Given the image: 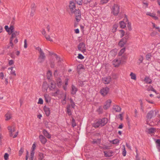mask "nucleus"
<instances>
[{"label": "nucleus", "mask_w": 160, "mask_h": 160, "mask_svg": "<svg viewBox=\"0 0 160 160\" xmlns=\"http://www.w3.org/2000/svg\"><path fill=\"white\" fill-rule=\"evenodd\" d=\"M143 59V57L142 56H140L139 57V60H138L139 61V62L140 63H142V62Z\"/></svg>", "instance_id": "680f3d73"}, {"label": "nucleus", "mask_w": 160, "mask_h": 160, "mask_svg": "<svg viewBox=\"0 0 160 160\" xmlns=\"http://www.w3.org/2000/svg\"><path fill=\"white\" fill-rule=\"evenodd\" d=\"M69 108H70V106H69L67 108V113H68V115H69L70 116L72 115V112H71V111L70 110Z\"/></svg>", "instance_id": "de8ad7c7"}, {"label": "nucleus", "mask_w": 160, "mask_h": 160, "mask_svg": "<svg viewBox=\"0 0 160 160\" xmlns=\"http://www.w3.org/2000/svg\"><path fill=\"white\" fill-rule=\"evenodd\" d=\"M8 129L9 131V135L10 137L13 138H16L18 136L19 132H16L15 127L14 125H11L8 126Z\"/></svg>", "instance_id": "f257e3e1"}, {"label": "nucleus", "mask_w": 160, "mask_h": 160, "mask_svg": "<svg viewBox=\"0 0 160 160\" xmlns=\"http://www.w3.org/2000/svg\"><path fill=\"white\" fill-rule=\"evenodd\" d=\"M118 27V25L117 24H114L113 25L112 28V31L113 32H116Z\"/></svg>", "instance_id": "a19ab883"}, {"label": "nucleus", "mask_w": 160, "mask_h": 160, "mask_svg": "<svg viewBox=\"0 0 160 160\" xmlns=\"http://www.w3.org/2000/svg\"><path fill=\"white\" fill-rule=\"evenodd\" d=\"M105 156L106 157H111L113 155V152L112 151H104Z\"/></svg>", "instance_id": "4468645a"}, {"label": "nucleus", "mask_w": 160, "mask_h": 160, "mask_svg": "<svg viewBox=\"0 0 160 160\" xmlns=\"http://www.w3.org/2000/svg\"><path fill=\"white\" fill-rule=\"evenodd\" d=\"M77 3L79 5H81L82 3V0H75Z\"/></svg>", "instance_id": "5fc2aeb1"}, {"label": "nucleus", "mask_w": 160, "mask_h": 160, "mask_svg": "<svg viewBox=\"0 0 160 160\" xmlns=\"http://www.w3.org/2000/svg\"><path fill=\"white\" fill-rule=\"evenodd\" d=\"M109 91V88L106 87L101 89L100 91V93L102 96L105 97L108 94Z\"/></svg>", "instance_id": "423d86ee"}, {"label": "nucleus", "mask_w": 160, "mask_h": 160, "mask_svg": "<svg viewBox=\"0 0 160 160\" xmlns=\"http://www.w3.org/2000/svg\"><path fill=\"white\" fill-rule=\"evenodd\" d=\"M109 0H101L100 1V3L103 4L105 3H107Z\"/></svg>", "instance_id": "3c124183"}, {"label": "nucleus", "mask_w": 160, "mask_h": 160, "mask_svg": "<svg viewBox=\"0 0 160 160\" xmlns=\"http://www.w3.org/2000/svg\"><path fill=\"white\" fill-rule=\"evenodd\" d=\"M125 21H122L119 22L120 27L122 28H124L126 27V24L125 22Z\"/></svg>", "instance_id": "a878e982"}, {"label": "nucleus", "mask_w": 160, "mask_h": 160, "mask_svg": "<svg viewBox=\"0 0 160 160\" xmlns=\"http://www.w3.org/2000/svg\"><path fill=\"white\" fill-rule=\"evenodd\" d=\"M154 111H150L147 114V118L149 119H151L153 116Z\"/></svg>", "instance_id": "393cba45"}, {"label": "nucleus", "mask_w": 160, "mask_h": 160, "mask_svg": "<svg viewBox=\"0 0 160 160\" xmlns=\"http://www.w3.org/2000/svg\"><path fill=\"white\" fill-rule=\"evenodd\" d=\"M130 76L131 77V78L132 79H133L134 80H136V76L135 73L132 72H131L130 74Z\"/></svg>", "instance_id": "bb28decb"}, {"label": "nucleus", "mask_w": 160, "mask_h": 160, "mask_svg": "<svg viewBox=\"0 0 160 160\" xmlns=\"http://www.w3.org/2000/svg\"><path fill=\"white\" fill-rule=\"evenodd\" d=\"M45 100L46 102H48L50 101V98L49 95L47 94H45L44 95Z\"/></svg>", "instance_id": "cd10ccee"}, {"label": "nucleus", "mask_w": 160, "mask_h": 160, "mask_svg": "<svg viewBox=\"0 0 160 160\" xmlns=\"http://www.w3.org/2000/svg\"><path fill=\"white\" fill-rule=\"evenodd\" d=\"M156 131V129L155 128H152L148 129V133L149 134L152 135Z\"/></svg>", "instance_id": "b1692460"}, {"label": "nucleus", "mask_w": 160, "mask_h": 160, "mask_svg": "<svg viewBox=\"0 0 160 160\" xmlns=\"http://www.w3.org/2000/svg\"><path fill=\"white\" fill-rule=\"evenodd\" d=\"M119 32L120 33V37L122 38L125 35V32L123 30H119Z\"/></svg>", "instance_id": "79ce46f5"}, {"label": "nucleus", "mask_w": 160, "mask_h": 160, "mask_svg": "<svg viewBox=\"0 0 160 160\" xmlns=\"http://www.w3.org/2000/svg\"><path fill=\"white\" fill-rule=\"evenodd\" d=\"M110 142L113 144H115L118 143L119 142V140L118 139H116L110 141Z\"/></svg>", "instance_id": "72a5a7b5"}, {"label": "nucleus", "mask_w": 160, "mask_h": 160, "mask_svg": "<svg viewBox=\"0 0 160 160\" xmlns=\"http://www.w3.org/2000/svg\"><path fill=\"white\" fill-rule=\"evenodd\" d=\"M122 154L123 156L125 157L126 156L127 152L125 149V147L124 145H123L122 146Z\"/></svg>", "instance_id": "4c0bfd02"}, {"label": "nucleus", "mask_w": 160, "mask_h": 160, "mask_svg": "<svg viewBox=\"0 0 160 160\" xmlns=\"http://www.w3.org/2000/svg\"><path fill=\"white\" fill-rule=\"evenodd\" d=\"M4 75L3 72H1L0 73V78L3 79L4 78Z\"/></svg>", "instance_id": "0e129e2a"}, {"label": "nucleus", "mask_w": 160, "mask_h": 160, "mask_svg": "<svg viewBox=\"0 0 160 160\" xmlns=\"http://www.w3.org/2000/svg\"><path fill=\"white\" fill-rule=\"evenodd\" d=\"M78 49L82 52L84 53L86 52V48L85 44L83 42L79 43L78 46Z\"/></svg>", "instance_id": "9b49d317"}, {"label": "nucleus", "mask_w": 160, "mask_h": 160, "mask_svg": "<svg viewBox=\"0 0 160 160\" xmlns=\"http://www.w3.org/2000/svg\"><path fill=\"white\" fill-rule=\"evenodd\" d=\"M14 27L12 26H11L9 28V30L8 33L10 34H11L12 32H14Z\"/></svg>", "instance_id": "e433bc0d"}, {"label": "nucleus", "mask_w": 160, "mask_h": 160, "mask_svg": "<svg viewBox=\"0 0 160 160\" xmlns=\"http://www.w3.org/2000/svg\"><path fill=\"white\" fill-rule=\"evenodd\" d=\"M12 37L10 38V45L11 46L13 47V44L12 43V41L13 38H16V36L19 35V32L17 31H15L12 32Z\"/></svg>", "instance_id": "39448f33"}, {"label": "nucleus", "mask_w": 160, "mask_h": 160, "mask_svg": "<svg viewBox=\"0 0 160 160\" xmlns=\"http://www.w3.org/2000/svg\"><path fill=\"white\" fill-rule=\"evenodd\" d=\"M5 120L8 121L11 118L12 114L11 113L8 112L5 114Z\"/></svg>", "instance_id": "aec40b11"}, {"label": "nucleus", "mask_w": 160, "mask_h": 160, "mask_svg": "<svg viewBox=\"0 0 160 160\" xmlns=\"http://www.w3.org/2000/svg\"><path fill=\"white\" fill-rule=\"evenodd\" d=\"M43 109L46 115L47 116H48L50 113V109L45 106L44 107Z\"/></svg>", "instance_id": "a211bd4d"}, {"label": "nucleus", "mask_w": 160, "mask_h": 160, "mask_svg": "<svg viewBox=\"0 0 160 160\" xmlns=\"http://www.w3.org/2000/svg\"><path fill=\"white\" fill-rule=\"evenodd\" d=\"M102 80L105 84H108L111 81V78L110 76L102 78Z\"/></svg>", "instance_id": "f8f14e48"}, {"label": "nucleus", "mask_w": 160, "mask_h": 160, "mask_svg": "<svg viewBox=\"0 0 160 160\" xmlns=\"http://www.w3.org/2000/svg\"><path fill=\"white\" fill-rule=\"evenodd\" d=\"M56 82L57 86L59 87H61L62 85V81L61 79L60 78H58Z\"/></svg>", "instance_id": "7c9ffc66"}, {"label": "nucleus", "mask_w": 160, "mask_h": 160, "mask_svg": "<svg viewBox=\"0 0 160 160\" xmlns=\"http://www.w3.org/2000/svg\"><path fill=\"white\" fill-rule=\"evenodd\" d=\"M9 155L7 153H5L4 155V158L5 160H8V159Z\"/></svg>", "instance_id": "09e8293b"}, {"label": "nucleus", "mask_w": 160, "mask_h": 160, "mask_svg": "<svg viewBox=\"0 0 160 160\" xmlns=\"http://www.w3.org/2000/svg\"><path fill=\"white\" fill-rule=\"evenodd\" d=\"M157 145H160V139H157L156 141Z\"/></svg>", "instance_id": "774afa93"}, {"label": "nucleus", "mask_w": 160, "mask_h": 160, "mask_svg": "<svg viewBox=\"0 0 160 160\" xmlns=\"http://www.w3.org/2000/svg\"><path fill=\"white\" fill-rule=\"evenodd\" d=\"M56 87L55 84L53 82H52L49 87V89L50 90L56 91L52 93V95L53 96H56L59 92V90L58 89H56Z\"/></svg>", "instance_id": "20e7f679"}, {"label": "nucleus", "mask_w": 160, "mask_h": 160, "mask_svg": "<svg viewBox=\"0 0 160 160\" xmlns=\"http://www.w3.org/2000/svg\"><path fill=\"white\" fill-rule=\"evenodd\" d=\"M75 15L76 19L78 22L81 19V13L79 11H77L75 12Z\"/></svg>", "instance_id": "2eb2a0df"}, {"label": "nucleus", "mask_w": 160, "mask_h": 160, "mask_svg": "<svg viewBox=\"0 0 160 160\" xmlns=\"http://www.w3.org/2000/svg\"><path fill=\"white\" fill-rule=\"evenodd\" d=\"M36 145H35V143H33V144L32 145V151H34L35 149V148H36Z\"/></svg>", "instance_id": "69168bd1"}, {"label": "nucleus", "mask_w": 160, "mask_h": 160, "mask_svg": "<svg viewBox=\"0 0 160 160\" xmlns=\"http://www.w3.org/2000/svg\"><path fill=\"white\" fill-rule=\"evenodd\" d=\"M94 12V14L95 15V16H99L101 14V10L100 9H97Z\"/></svg>", "instance_id": "2f4dec72"}, {"label": "nucleus", "mask_w": 160, "mask_h": 160, "mask_svg": "<svg viewBox=\"0 0 160 160\" xmlns=\"http://www.w3.org/2000/svg\"><path fill=\"white\" fill-rule=\"evenodd\" d=\"M78 91L77 88L73 85L72 86L71 93L72 94H75Z\"/></svg>", "instance_id": "412c9836"}, {"label": "nucleus", "mask_w": 160, "mask_h": 160, "mask_svg": "<svg viewBox=\"0 0 160 160\" xmlns=\"http://www.w3.org/2000/svg\"><path fill=\"white\" fill-rule=\"evenodd\" d=\"M147 15H149L152 17L154 19L156 20L158 19V17L156 16L155 14L153 13H148Z\"/></svg>", "instance_id": "c85d7f7f"}, {"label": "nucleus", "mask_w": 160, "mask_h": 160, "mask_svg": "<svg viewBox=\"0 0 160 160\" xmlns=\"http://www.w3.org/2000/svg\"><path fill=\"white\" fill-rule=\"evenodd\" d=\"M120 8L117 4H114L111 9V13L115 16H117L119 12Z\"/></svg>", "instance_id": "7ed1b4c3"}, {"label": "nucleus", "mask_w": 160, "mask_h": 160, "mask_svg": "<svg viewBox=\"0 0 160 160\" xmlns=\"http://www.w3.org/2000/svg\"><path fill=\"white\" fill-rule=\"evenodd\" d=\"M24 47L25 48H27V44L26 39H25L24 40Z\"/></svg>", "instance_id": "338daca9"}, {"label": "nucleus", "mask_w": 160, "mask_h": 160, "mask_svg": "<svg viewBox=\"0 0 160 160\" xmlns=\"http://www.w3.org/2000/svg\"><path fill=\"white\" fill-rule=\"evenodd\" d=\"M52 76V72L50 71H48L47 73V78L50 79Z\"/></svg>", "instance_id": "58836bf2"}, {"label": "nucleus", "mask_w": 160, "mask_h": 160, "mask_svg": "<svg viewBox=\"0 0 160 160\" xmlns=\"http://www.w3.org/2000/svg\"><path fill=\"white\" fill-rule=\"evenodd\" d=\"M39 55L38 58V61L39 63H42L44 60L45 56L43 52L39 53Z\"/></svg>", "instance_id": "6e6552de"}, {"label": "nucleus", "mask_w": 160, "mask_h": 160, "mask_svg": "<svg viewBox=\"0 0 160 160\" xmlns=\"http://www.w3.org/2000/svg\"><path fill=\"white\" fill-rule=\"evenodd\" d=\"M100 148L101 149L104 150L108 149H109L108 146L105 145H103L102 147H100Z\"/></svg>", "instance_id": "8fccbe9b"}, {"label": "nucleus", "mask_w": 160, "mask_h": 160, "mask_svg": "<svg viewBox=\"0 0 160 160\" xmlns=\"http://www.w3.org/2000/svg\"><path fill=\"white\" fill-rule=\"evenodd\" d=\"M71 106L72 108H74L75 106V104L74 102L72 101V99H71Z\"/></svg>", "instance_id": "4d7b16f0"}, {"label": "nucleus", "mask_w": 160, "mask_h": 160, "mask_svg": "<svg viewBox=\"0 0 160 160\" xmlns=\"http://www.w3.org/2000/svg\"><path fill=\"white\" fill-rule=\"evenodd\" d=\"M69 6L71 12L72 13L74 12L76 10L75 4L74 2L72 1H70Z\"/></svg>", "instance_id": "0eeeda50"}, {"label": "nucleus", "mask_w": 160, "mask_h": 160, "mask_svg": "<svg viewBox=\"0 0 160 160\" xmlns=\"http://www.w3.org/2000/svg\"><path fill=\"white\" fill-rule=\"evenodd\" d=\"M125 22H127V27H128V29L129 30H132L131 24L130 22H128V18L127 16L125 15V18L123 19Z\"/></svg>", "instance_id": "dca6fc26"}, {"label": "nucleus", "mask_w": 160, "mask_h": 160, "mask_svg": "<svg viewBox=\"0 0 160 160\" xmlns=\"http://www.w3.org/2000/svg\"><path fill=\"white\" fill-rule=\"evenodd\" d=\"M53 56L54 60L55 61L56 60L58 61V64H59L61 62L60 58L56 54H54Z\"/></svg>", "instance_id": "473e14b6"}, {"label": "nucleus", "mask_w": 160, "mask_h": 160, "mask_svg": "<svg viewBox=\"0 0 160 160\" xmlns=\"http://www.w3.org/2000/svg\"><path fill=\"white\" fill-rule=\"evenodd\" d=\"M35 48L37 50H38L39 51V53L43 52L41 49L39 47H35Z\"/></svg>", "instance_id": "bf43d9fd"}, {"label": "nucleus", "mask_w": 160, "mask_h": 160, "mask_svg": "<svg viewBox=\"0 0 160 160\" xmlns=\"http://www.w3.org/2000/svg\"><path fill=\"white\" fill-rule=\"evenodd\" d=\"M78 58L79 59H82L84 58V56L81 54H78Z\"/></svg>", "instance_id": "052dcab7"}, {"label": "nucleus", "mask_w": 160, "mask_h": 160, "mask_svg": "<svg viewBox=\"0 0 160 160\" xmlns=\"http://www.w3.org/2000/svg\"><path fill=\"white\" fill-rule=\"evenodd\" d=\"M14 63V60H11L9 61L8 64L9 66H11Z\"/></svg>", "instance_id": "864d4df0"}, {"label": "nucleus", "mask_w": 160, "mask_h": 160, "mask_svg": "<svg viewBox=\"0 0 160 160\" xmlns=\"http://www.w3.org/2000/svg\"><path fill=\"white\" fill-rule=\"evenodd\" d=\"M45 37L47 40L50 41H52V39L50 37L49 35H45Z\"/></svg>", "instance_id": "49530a36"}, {"label": "nucleus", "mask_w": 160, "mask_h": 160, "mask_svg": "<svg viewBox=\"0 0 160 160\" xmlns=\"http://www.w3.org/2000/svg\"><path fill=\"white\" fill-rule=\"evenodd\" d=\"M42 87L43 89L45 90H46L48 87V84L46 82H44L43 83Z\"/></svg>", "instance_id": "f704fd0d"}, {"label": "nucleus", "mask_w": 160, "mask_h": 160, "mask_svg": "<svg viewBox=\"0 0 160 160\" xmlns=\"http://www.w3.org/2000/svg\"><path fill=\"white\" fill-rule=\"evenodd\" d=\"M43 103V100L41 98H39L38 102V104H42Z\"/></svg>", "instance_id": "e2e57ef3"}, {"label": "nucleus", "mask_w": 160, "mask_h": 160, "mask_svg": "<svg viewBox=\"0 0 160 160\" xmlns=\"http://www.w3.org/2000/svg\"><path fill=\"white\" fill-rule=\"evenodd\" d=\"M39 138L40 142L43 144H45L47 142L46 138L42 135H39Z\"/></svg>", "instance_id": "f3484780"}, {"label": "nucleus", "mask_w": 160, "mask_h": 160, "mask_svg": "<svg viewBox=\"0 0 160 160\" xmlns=\"http://www.w3.org/2000/svg\"><path fill=\"white\" fill-rule=\"evenodd\" d=\"M111 100L109 99L107 100L104 105L103 108L105 110H107L111 106L112 103Z\"/></svg>", "instance_id": "9d476101"}, {"label": "nucleus", "mask_w": 160, "mask_h": 160, "mask_svg": "<svg viewBox=\"0 0 160 160\" xmlns=\"http://www.w3.org/2000/svg\"><path fill=\"white\" fill-rule=\"evenodd\" d=\"M13 67H11L8 68V70H10V74L15 77L16 75V72L15 70L13 69Z\"/></svg>", "instance_id": "6ab92c4d"}, {"label": "nucleus", "mask_w": 160, "mask_h": 160, "mask_svg": "<svg viewBox=\"0 0 160 160\" xmlns=\"http://www.w3.org/2000/svg\"><path fill=\"white\" fill-rule=\"evenodd\" d=\"M127 42V39L124 38L121 39L118 43V45L121 47H122L126 44Z\"/></svg>", "instance_id": "1a4fd4ad"}, {"label": "nucleus", "mask_w": 160, "mask_h": 160, "mask_svg": "<svg viewBox=\"0 0 160 160\" xmlns=\"http://www.w3.org/2000/svg\"><path fill=\"white\" fill-rule=\"evenodd\" d=\"M66 95L65 94L64 98L62 101V103L63 104H65L66 103Z\"/></svg>", "instance_id": "13d9d810"}, {"label": "nucleus", "mask_w": 160, "mask_h": 160, "mask_svg": "<svg viewBox=\"0 0 160 160\" xmlns=\"http://www.w3.org/2000/svg\"><path fill=\"white\" fill-rule=\"evenodd\" d=\"M121 63V61L117 59H114L112 61V64L115 67H118Z\"/></svg>", "instance_id": "ddd939ff"}, {"label": "nucleus", "mask_w": 160, "mask_h": 160, "mask_svg": "<svg viewBox=\"0 0 160 160\" xmlns=\"http://www.w3.org/2000/svg\"><path fill=\"white\" fill-rule=\"evenodd\" d=\"M72 126L73 127H74L76 126V123L75 120L73 118H72Z\"/></svg>", "instance_id": "603ef678"}, {"label": "nucleus", "mask_w": 160, "mask_h": 160, "mask_svg": "<svg viewBox=\"0 0 160 160\" xmlns=\"http://www.w3.org/2000/svg\"><path fill=\"white\" fill-rule=\"evenodd\" d=\"M108 122L107 118H104L98 120L93 124V126L95 128H98L99 126L102 127L106 125Z\"/></svg>", "instance_id": "f03ea898"}, {"label": "nucleus", "mask_w": 160, "mask_h": 160, "mask_svg": "<svg viewBox=\"0 0 160 160\" xmlns=\"http://www.w3.org/2000/svg\"><path fill=\"white\" fill-rule=\"evenodd\" d=\"M152 57L150 53L148 54L146 56V58L147 60H150Z\"/></svg>", "instance_id": "a18cd8bd"}, {"label": "nucleus", "mask_w": 160, "mask_h": 160, "mask_svg": "<svg viewBox=\"0 0 160 160\" xmlns=\"http://www.w3.org/2000/svg\"><path fill=\"white\" fill-rule=\"evenodd\" d=\"M125 48H124L122 49L118 52V54L119 56H122L125 51Z\"/></svg>", "instance_id": "c9c22d12"}, {"label": "nucleus", "mask_w": 160, "mask_h": 160, "mask_svg": "<svg viewBox=\"0 0 160 160\" xmlns=\"http://www.w3.org/2000/svg\"><path fill=\"white\" fill-rule=\"evenodd\" d=\"M144 81L146 83L149 84L151 83L152 82V80L148 77H145Z\"/></svg>", "instance_id": "c756f323"}, {"label": "nucleus", "mask_w": 160, "mask_h": 160, "mask_svg": "<svg viewBox=\"0 0 160 160\" xmlns=\"http://www.w3.org/2000/svg\"><path fill=\"white\" fill-rule=\"evenodd\" d=\"M42 133L44 135L48 138H50L51 136L50 134L46 130H44L43 131Z\"/></svg>", "instance_id": "5701e85b"}, {"label": "nucleus", "mask_w": 160, "mask_h": 160, "mask_svg": "<svg viewBox=\"0 0 160 160\" xmlns=\"http://www.w3.org/2000/svg\"><path fill=\"white\" fill-rule=\"evenodd\" d=\"M149 87L150 88H151V89H149L148 88V91L151 90V91H153L155 93H157L156 91L151 86H149Z\"/></svg>", "instance_id": "6e6d98bb"}, {"label": "nucleus", "mask_w": 160, "mask_h": 160, "mask_svg": "<svg viewBox=\"0 0 160 160\" xmlns=\"http://www.w3.org/2000/svg\"><path fill=\"white\" fill-rule=\"evenodd\" d=\"M34 152L31 151V152L30 153L31 160H33V158H34Z\"/></svg>", "instance_id": "c03bdc74"}, {"label": "nucleus", "mask_w": 160, "mask_h": 160, "mask_svg": "<svg viewBox=\"0 0 160 160\" xmlns=\"http://www.w3.org/2000/svg\"><path fill=\"white\" fill-rule=\"evenodd\" d=\"M24 151V149L23 148H21L20 150L18 152V154L19 156H21L22 154Z\"/></svg>", "instance_id": "37998d69"}, {"label": "nucleus", "mask_w": 160, "mask_h": 160, "mask_svg": "<svg viewBox=\"0 0 160 160\" xmlns=\"http://www.w3.org/2000/svg\"><path fill=\"white\" fill-rule=\"evenodd\" d=\"M112 109L116 112H119L121 111V108L118 105L114 106Z\"/></svg>", "instance_id": "4be33fe9"}, {"label": "nucleus", "mask_w": 160, "mask_h": 160, "mask_svg": "<svg viewBox=\"0 0 160 160\" xmlns=\"http://www.w3.org/2000/svg\"><path fill=\"white\" fill-rule=\"evenodd\" d=\"M44 155L42 153H39L38 155V159L39 160H43Z\"/></svg>", "instance_id": "ea45409f"}]
</instances>
